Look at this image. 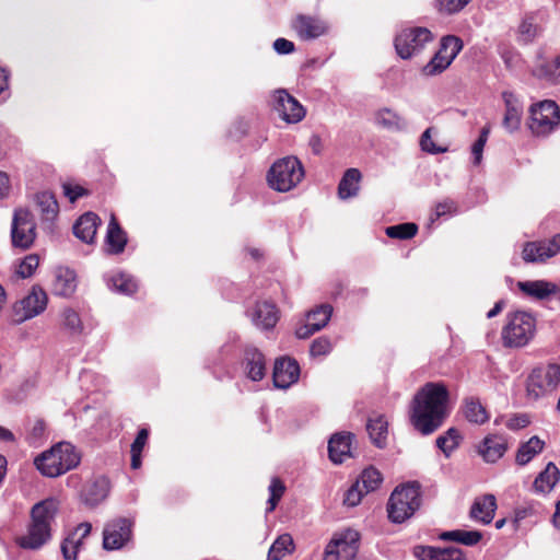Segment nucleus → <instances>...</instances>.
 Returning <instances> with one entry per match:
<instances>
[{
	"label": "nucleus",
	"instance_id": "nucleus-3",
	"mask_svg": "<svg viewBox=\"0 0 560 560\" xmlns=\"http://www.w3.org/2000/svg\"><path fill=\"white\" fill-rule=\"evenodd\" d=\"M81 455L69 442H60L38 455L34 464L42 475L54 478L75 468Z\"/></svg>",
	"mask_w": 560,
	"mask_h": 560
},
{
	"label": "nucleus",
	"instance_id": "nucleus-25",
	"mask_svg": "<svg viewBox=\"0 0 560 560\" xmlns=\"http://www.w3.org/2000/svg\"><path fill=\"white\" fill-rule=\"evenodd\" d=\"M108 493L109 480L105 476H98L84 486L81 498L85 505L94 508L102 503Z\"/></svg>",
	"mask_w": 560,
	"mask_h": 560
},
{
	"label": "nucleus",
	"instance_id": "nucleus-63",
	"mask_svg": "<svg viewBox=\"0 0 560 560\" xmlns=\"http://www.w3.org/2000/svg\"><path fill=\"white\" fill-rule=\"evenodd\" d=\"M45 429V422L43 420H36L32 429V434L35 438H40L44 434Z\"/></svg>",
	"mask_w": 560,
	"mask_h": 560
},
{
	"label": "nucleus",
	"instance_id": "nucleus-28",
	"mask_svg": "<svg viewBox=\"0 0 560 560\" xmlns=\"http://www.w3.org/2000/svg\"><path fill=\"white\" fill-rule=\"evenodd\" d=\"M101 219L94 212L83 213L73 224V234L83 243L91 244L94 241Z\"/></svg>",
	"mask_w": 560,
	"mask_h": 560
},
{
	"label": "nucleus",
	"instance_id": "nucleus-24",
	"mask_svg": "<svg viewBox=\"0 0 560 560\" xmlns=\"http://www.w3.org/2000/svg\"><path fill=\"white\" fill-rule=\"evenodd\" d=\"M354 435L350 432L335 433L328 442V454L331 462L336 464L343 463L352 457L351 446Z\"/></svg>",
	"mask_w": 560,
	"mask_h": 560
},
{
	"label": "nucleus",
	"instance_id": "nucleus-5",
	"mask_svg": "<svg viewBox=\"0 0 560 560\" xmlns=\"http://www.w3.org/2000/svg\"><path fill=\"white\" fill-rule=\"evenodd\" d=\"M304 177V167L295 156H287L276 161L268 174V185L280 192H287L296 187Z\"/></svg>",
	"mask_w": 560,
	"mask_h": 560
},
{
	"label": "nucleus",
	"instance_id": "nucleus-20",
	"mask_svg": "<svg viewBox=\"0 0 560 560\" xmlns=\"http://www.w3.org/2000/svg\"><path fill=\"white\" fill-rule=\"evenodd\" d=\"M59 327L61 331L73 339H80L88 334V325L83 322L79 311L71 306L63 307L59 313Z\"/></svg>",
	"mask_w": 560,
	"mask_h": 560
},
{
	"label": "nucleus",
	"instance_id": "nucleus-51",
	"mask_svg": "<svg viewBox=\"0 0 560 560\" xmlns=\"http://www.w3.org/2000/svg\"><path fill=\"white\" fill-rule=\"evenodd\" d=\"M365 492L360 486V481L353 483L346 492L343 503L348 506H357Z\"/></svg>",
	"mask_w": 560,
	"mask_h": 560
},
{
	"label": "nucleus",
	"instance_id": "nucleus-2",
	"mask_svg": "<svg viewBox=\"0 0 560 560\" xmlns=\"http://www.w3.org/2000/svg\"><path fill=\"white\" fill-rule=\"evenodd\" d=\"M58 512L59 502L55 498L34 504L30 511L26 532L16 539L18 545L28 550H37L45 546L52 537Z\"/></svg>",
	"mask_w": 560,
	"mask_h": 560
},
{
	"label": "nucleus",
	"instance_id": "nucleus-56",
	"mask_svg": "<svg viewBox=\"0 0 560 560\" xmlns=\"http://www.w3.org/2000/svg\"><path fill=\"white\" fill-rule=\"evenodd\" d=\"M482 538V535L478 530H459V538L458 542L465 545V546H475L477 545Z\"/></svg>",
	"mask_w": 560,
	"mask_h": 560
},
{
	"label": "nucleus",
	"instance_id": "nucleus-39",
	"mask_svg": "<svg viewBox=\"0 0 560 560\" xmlns=\"http://www.w3.org/2000/svg\"><path fill=\"white\" fill-rule=\"evenodd\" d=\"M544 441L538 436H532L526 443L522 444L516 454V463L526 465L544 448Z\"/></svg>",
	"mask_w": 560,
	"mask_h": 560
},
{
	"label": "nucleus",
	"instance_id": "nucleus-48",
	"mask_svg": "<svg viewBox=\"0 0 560 560\" xmlns=\"http://www.w3.org/2000/svg\"><path fill=\"white\" fill-rule=\"evenodd\" d=\"M268 490H269V499L267 501L268 506L266 509V512L270 513L276 509L278 502L282 498V495L285 491V487L280 479L272 478V480L268 487Z\"/></svg>",
	"mask_w": 560,
	"mask_h": 560
},
{
	"label": "nucleus",
	"instance_id": "nucleus-44",
	"mask_svg": "<svg viewBox=\"0 0 560 560\" xmlns=\"http://www.w3.org/2000/svg\"><path fill=\"white\" fill-rule=\"evenodd\" d=\"M358 481H360V486L364 492L368 493L370 491L376 490L380 487L383 481V477L380 470L374 467H369L361 472L360 479Z\"/></svg>",
	"mask_w": 560,
	"mask_h": 560
},
{
	"label": "nucleus",
	"instance_id": "nucleus-35",
	"mask_svg": "<svg viewBox=\"0 0 560 560\" xmlns=\"http://www.w3.org/2000/svg\"><path fill=\"white\" fill-rule=\"evenodd\" d=\"M374 121L377 126L390 131H400L406 128L404 118L389 108L377 110L374 116Z\"/></svg>",
	"mask_w": 560,
	"mask_h": 560
},
{
	"label": "nucleus",
	"instance_id": "nucleus-61",
	"mask_svg": "<svg viewBox=\"0 0 560 560\" xmlns=\"http://www.w3.org/2000/svg\"><path fill=\"white\" fill-rule=\"evenodd\" d=\"M10 189V180L9 176L0 171V198H3L8 195Z\"/></svg>",
	"mask_w": 560,
	"mask_h": 560
},
{
	"label": "nucleus",
	"instance_id": "nucleus-17",
	"mask_svg": "<svg viewBox=\"0 0 560 560\" xmlns=\"http://www.w3.org/2000/svg\"><path fill=\"white\" fill-rule=\"evenodd\" d=\"M332 307L329 304H322L308 312L305 324L299 326L295 335L299 339H306L316 331L323 329L329 322Z\"/></svg>",
	"mask_w": 560,
	"mask_h": 560
},
{
	"label": "nucleus",
	"instance_id": "nucleus-16",
	"mask_svg": "<svg viewBox=\"0 0 560 560\" xmlns=\"http://www.w3.org/2000/svg\"><path fill=\"white\" fill-rule=\"evenodd\" d=\"M273 108L279 117L288 124H296L305 117L302 104L285 90L275 92Z\"/></svg>",
	"mask_w": 560,
	"mask_h": 560
},
{
	"label": "nucleus",
	"instance_id": "nucleus-50",
	"mask_svg": "<svg viewBox=\"0 0 560 560\" xmlns=\"http://www.w3.org/2000/svg\"><path fill=\"white\" fill-rule=\"evenodd\" d=\"M456 202L451 199H445L435 206L434 212L431 214L430 220L433 222L436 219L453 215L456 213Z\"/></svg>",
	"mask_w": 560,
	"mask_h": 560
},
{
	"label": "nucleus",
	"instance_id": "nucleus-11",
	"mask_svg": "<svg viewBox=\"0 0 560 560\" xmlns=\"http://www.w3.org/2000/svg\"><path fill=\"white\" fill-rule=\"evenodd\" d=\"M463 48V40L455 35H447L441 39L440 49L422 68L424 75L431 77L443 72L450 67Z\"/></svg>",
	"mask_w": 560,
	"mask_h": 560
},
{
	"label": "nucleus",
	"instance_id": "nucleus-21",
	"mask_svg": "<svg viewBox=\"0 0 560 560\" xmlns=\"http://www.w3.org/2000/svg\"><path fill=\"white\" fill-rule=\"evenodd\" d=\"M502 100L505 105V114L502 125L509 132H515L521 127L523 117V104L520 98L511 91L502 93Z\"/></svg>",
	"mask_w": 560,
	"mask_h": 560
},
{
	"label": "nucleus",
	"instance_id": "nucleus-1",
	"mask_svg": "<svg viewBox=\"0 0 560 560\" xmlns=\"http://www.w3.org/2000/svg\"><path fill=\"white\" fill-rule=\"evenodd\" d=\"M448 390L442 383H428L416 394L410 422L423 435L438 430L447 417Z\"/></svg>",
	"mask_w": 560,
	"mask_h": 560
},
{
	"label": "nucleus",
	"instance_id": "nucleus-12",
	"mask_svg": "<svg viewBox=\"0 0 560 560\" xmlns=\"http://www.w3.org/2000/svg\"><path fill=\"white\" fill-rule=\"evenodd\" d=\"M48 296L39 285H33L30 292L13 305V319L23 323L40 315L47 307Z\"/></svg>",
	"mask_w": 560,
	"mask_h": 560
},
{
	"label": "nucleus",
	"instance_id": "nucleus-40",
	"mask_svg": "<svg viewBox=\"0 0 560 560\" xmlns=\"http://www.w3.org/2000/svg\"><path fill=\"white\" fill-rule=\"evenodd\" d=\"M294 550V542L289 534L280 535L268 551V560H282Z\"/></svg>",
	"mask_w": 560,
	"mask_h": 560
},
{
	"label": "nucleus",
	"instance_id": "nucleus-45",
	"mask_svg": "<svg viewBox=\"0 0 560 560\" xmlns=\"http://www.w3.org/2000/svg\"><path fill=\"white\" fill-rule=\"evenodd\" d=\"M36 205L47 220L57 215L58 203L50 192L44 191L36 195Z\"/></svg>",
	"mask_w": 560,
	"mask_h": 560
},
{
	"label": "nucleus",
	"instance_id": "nucleus-29",
	"mask_svg": "<svg viewBox=\"0 0 560 560\" xmlns=\"http://www.w3.org/2000/svg\"><path fill=\"white\" fill-rule=\"evenodd\" d=\"M252 319L258 328L271 329L279 319L278 310L273 303L259 302L252 313Z\"/></svg>",
	"mask_w": 560,
	"mask_h": 560
},
{
	"label": "nucleus",
	"instance_id": "nucleus-18",
	"mask_svg": "<svg viewBox=\"0 0 560 560\" xmlns=\"http://www.w3.org/2000/svg\"><path fill=\"white\" fill-rule=\"evenodd\" d=\"M293 31L303 40L318 38L328 31V25L319 18L299 14L291 23Z\"/></svg>",
	"mask_w": 560,
	"mask_h": 560
},
{
	"label": "nucleus",
	"instance_id": "nucleus-30",
	"mask_svg": "<svg viewBox=\"0 0 560 560\" xmlns=\"http://www.w3.org/2000/svg\"><path fill=\"white\" fill-rule=\"evenodd\" d=\"M497 500L493 494H486L475 500L470 509V517L482 524H489L494 517Z\"/></svg>",
	"mask_w": 560,
	"mask_h": 560
},
{
	"label": "nucleus",
	"instance_id": "nucleus-26",
	"mask_svg": "<svg viewBox=\"0 0 560 560\" xmlns=\"http://www.w3.org/2000/svg\"><path fill=\"white\" fill-rule=\"evenodd\" d=\"M413 555L419 560H465L463 550L457 547L417 546Z\"/></svg>",
	"mask_w": 560,
	"mask_h": 560
},
{
	"label": "nucleus",
	"instance_id": "nucleus-57",
	"mask_svg": "<svg viewBox=\"0 0 560 560\" xmlns=\"http://www.w3.org/2000/svg\"><path fill=\"white\" fill-rule=\"evenodd\" d=\"M62 188L65 196L68 197L71 202H74L77 199L86 194V190L78 185L63 184Z\"/></svg>",
	"mask_w": 560,
	"mask_h": 560
},
{
	"label": "nucleus",
	"instance_id": "nucleus-14",
	"mask_svg": "<svg viewBox=\"0 0 560 560\" xmlns=\"http://www.w3.org/2000/svg\"><path fill=\"white\" fill-rule=\"evenodd\" d=\"M78 275L74 269L58 265L51 269L50 290L56 296L71 298L78 289Z\"/></svg>",
	"mask_w": 560,
	"mask_h": 560
},
{
	"label": "nucleus",
	"instance_id": "nucleus-19",
	"mask_svg": "<svg viewBox=\"0 0 560 560\" xmlns=\"http://www.w3.org/2000/svg\"><path fill=\"white\" fill-rule=\"evenodd\" d=\"M300 366L290 358H280L275 361L272 380L277 388L287 389L299 381Z\"/></svg>",
	"mask_w": 560,
	"mask_h": 560
},
{
	"label": "nucleus",
	"instance_id": "nucleus-58",
	"mask_svg": "<svg viewBox=\"0 0 560 560\" xmlns=\"http://www.w3.org/2000/svg\"><path fill=\"white\" fill-rule=\"evenodd\" d=\"M294 43L285 38H277L273 42V49L279 55H288L294 51Z\"/></svg>",
	"mask_w": 560,
	"mask_h": 560
},
{
	"label": "nucleus",
	"instance_id": "nucleus-32",
	"mask_svg": "<svg viewBox=\"0 0 560 560\" xmlns=\"http://www.w3.org/2000/svg\"><path fill=\"white\" fill-rule=\"evenodd\" d=\"M361 173L358 168H349L345 172L339 186L338 195L341 199H348L358 195Z\"/></svg>",
	"mask_w": 560,
	"mask_h": 560
},
{
	"label": "nucleus",
	"instance_id": "nucleus-38",
	"mask_svg": "<svg viewBox=\"0 0 560 560\" xmlns=\"http://www.w3.org/2000/svg\"><path fill=\"white\" fill-rule=\"evenodd\" d=\"M388 423L383 416L371 418L368 421L366 430L372 442L380 448L386 445Z\"/></svg>",
	"mask_w": 560,
	"mask_h": 560
},
{
	"label": "nucleus",
	"instance_id": "nucleus-33",
	"mask_svg": "<svg viewBox=\"0 0 560 560\" xmlns=\"http://www.w3.org/2000/svg\"><path fill=\"white\" fill-rule=\"evenodd\" d=\"M560 254V247H523L522 258L526 264H546Z\"/></svg>",
	"mask_w": 560,
	"mask_h": 560
},
{
	"label": "nucleus",
	"instance_id": "nucleus-52",
	"mask_svg": "<svg viewBox=\"0 0 560 560\" xmlns=\"http://www.w3.org/2000/svg\"><path fill=\"white\" fill-rule=\"evenodd\" d=\"M433 130H434L433 128H428L422 133L421 139H420L421 149L423 151L428 152V153H431V154H436V153L445 152L446 151L445 148L438 147L433 142V140H432V132H433Z\"/></svg>",
	"mask_w": 560,
	"mask_h": 560
},
{
	"label": "nucleus",
	"instance_id": "nucleus-37",
	"mask_svg": "<svg viewBox=\"0 0 560 560\" xmlns=\"http://www.w3.org/2000/svg\"><path fill=\"white\" fill-rule=\"evenodd\" d=\"M463 412L465 418L471 423L482 424L489 420V415L486 408L476 397L465 398Z\"/></svg>",
	"mask_w": 560,
	"mask_h": 560
},
{
	"label": "nucleus",
	"instance_id": "nucleus-46",
	"mask_svg": "<svg viewBox=\"0 0 560 560\" xmlns=\"http://www.w3.org/2000/svg\"><path fill=\"white\" fill-rule=\"evenodd\" d=\"M540 34V28L534 23L533 18H525L518 27V40L528 44Z\"/></svg>",
	"mask_w": 560,
	"mask_h": 560
},
{
	"label": "nucleus",
	"instance_id": "nucleus-23",
	"mask_svg": "<svg viewBox=\"0 0 560 560\" xmlns=\"http://www.w3.org/2000/svg\"><path fill=\"white\" fill-rule=\"evenodd\" d=\"M243 370L250 381H261L266 375V360L264 354L254 347H247L244 351Z\"/></svg>",
	"mask_w": 560,
	"mask_h": 560
},
{
	"label": "nucleus",
	"instance_id": "nucleus-43",
	"mask_svg": "<svg viewBox=\"0 0 560 560\" xmlns=\"http://www.w3.org/2000/svg\"><path fill=\"white\" fill-rule=\"evenodd\" d=\"M418 232V225L412 222L400 223L385 229V233L390 238L407 241L413 237Z\"/></svg>",
	"mask_w": 560,
	"mask_h": 560
},
{
	"label": "nucleus",
	"instance_id": "nucleus-8",
	"mask_svg": "<svg viewBox=\"0 0 560 560\" xmlns=\"http://www.w3.org/2000/svg\"><path fill=\"white\" fill-rule=\"evenodd\" d=\"M433 38L432 32L427 27H405L395 36V50L401 59H411L421 54Z\"/></svg>",
	"mask_w": 560,
	"mask_h": 560
},
{
	"label": "nucleus",
	"instance_id": "nucleus-6",
	"mask_svg": "<svg viewBox=\"0 0 560 560\" xmlns=\"http://www.w3.org/2000/svg\"><path fill=\"white\" fill-rule=\"evenodd\" d=\"M420 506V488L418 485H404L397 487L390 494L387 503V513L390 522L400 524L411 517Z\"/></svg>",
	"mask_w": 560,
	"mask_h": 560
},
{
	"label": "nucleus",
	"instance_id": "nucleus-42",
	"mask_svg": "<svg viewBox=\"0 0 560 560\" xmlns=\"http://www.w3.org/2000/svg\"><path fill=\"white\" fill-rule=\"evenodd\" d=\"M128 238L126 232L120 228L116 215L110 213L107 226L106 245H127Z\"/></svg>",
	"mask_w": 560,
	"mask_h": 560
},
{
	"label": "nucleus",
	"instance_id": "nucleus-15",
	"mask_svg": "<svg viewBox=\"0 0 560 560\" xmlns=\"http://www.w3.org/2000/svg\"><path fill=\"white\" fill-rule=\"evenodd\" d=\"M12 245H32L35 241V222L32 213L23 208L16 209L11 226Z\"/></svg>",
	"mask_w": 560,
	"mask_h": 560
},
{
	"label": "nucleus",
	"instance_id": "nucleus-27",
	"mask_svg": "<svg viewBox=\"0 0 560 560\" xmlns=\"http://www.w3.org/2000/svg\"><path fill=\"white\" fill-rule=\"evenodd\" d=\"M506 441L501 435H487L478 445V454L487 463L498 462L506 452Z\"/></svg>",
	"mask_w": 560,
	"mask_h": 560
},
{
	"label": "nucleus",
	"instance_id": "nucleus-53",
	"mask_svg": "<svg viewBox=\"0 0 560 560\" xmlns=\"http://www.w3.org/2000/svg\"><path fill=\"white\" fill-rule=\"evenodd\" d=\"M332 349L331 342L328 338L320 337L315 339L312 345L310 352L313 357L326 355Z\"/></svg>",
	"mask_w": 560,
	"mask_h": 560
},
{
	"label": "nucleus",
	"instance_id": "nucleus-22",
	"mask_svg": "<svg viewBox=\"0 0 560 560\" xmlns=\"http://www.w3.org/2000/svg\"><path fill=\"white\" fill-rule=\"evenodd\" d=\"M92 525L88 522L79 524L61 542V552L65 560H77L84 539L91 534Z\"/></svg>",
	"mask_w": 560,
	"mask_h": 560
},
{
	"label": "nucleus",
	"instance_id": "nucleus-47",
	"mask_svg": "<svg viewBox=\"0 0 560 560\" xmlns=\"http://www.w3.org/2000/svg\"><path fill=\"white\" fill-rule=\"evenodd\" d=\"M39 265V257L36 254L25 256L16 266L15 272L20 278H30L33 276Z\"/></svg>",
	"mask_w": 560,
	"mask_h": 560
},
{
	"label": "nucleus",
	"instance_id": "nucleus-60",
	"mask_svg": "<svg viewBox=\"0 0 560 560\" xmlns=\"http://www.w3.org/2000/svg\"><path fill=\"white\" fill-rule=\"evenodd\" d=\"M529 423V420L526 416H520L511 418L508 421V428L512 430L525 428Z\"/></svg>",
	"mask_w": 560,
	"mask_h": 560
},
{
	"label": "nucleus",
	"instance_id": "nucleus-31",
	"mask_svg": "<svg viewBox=\"0 0 560 560\" xmlns=\"http://www.w3.org/2000/svg\"><path fill=\"white\" fill-rule=\"evenodd\" d=\"M517 285L523 293L539 300L556 294L558 291L557 284L545 280L521 281Z\"/></svg>",
	"mask_w": 560,
	"mask_h": 560
},
{
	"label": "nucleus",
	"instance_id": "nucleus-9",
	"mask_svg": "<svg viewBox=\"0 0 560 560\" xmlns=\"http://www.w3.org/2000/svg\"><path fill=\"white\" fill-rule=\"evenodd\" d=\"M360 534L347 528L336 533L325 548L324 560H359Z\"/></svg>",
	"mask_w": 560,
	"mask_h": 560
},
{
	"label": "nucleus",
	"instance_id": "nucleus-54",
	"mask_svg": "<svg viewBox=\"0 0 560 560\" xmlns=\"http://www.w3.org/2000/svg\"><path fill=\"white\" fill-rule=\"evenodd\" d=\"M470 0H439V9L447 14L463 10Z\"/></svg>",
	"mask_w": 560,
	"mask_h": 560
},
{
	"label": "nucleus",
	"instance_id": "nucleus-4",
	"mask_svg": "<svg viewBox=\"0 0 560 560\" xmlns=\"http://www.w3.org/2000/svg\"><path fill=\"white\" fill-rule=\"evenodd\" d=\"M535 330L536 320L532 314L524 311L509 313L501 332L503 345L509 348L524 347L534 337Z\"/></svg>",
	"mask_w": 560,
	"mask_h": 560
},
{
	"label": "nucleus",
	"instance_id": "nucleus-7",
	"mask_svg": "<svg viewBox=\"0 0 560 560\" xmlns=\"http://www.w3.org/2000/svg\"><path fill=\"white\" fill-rule=\"evenodd\" d=\"M560 384V365L550 363L535 368L527 377L526 396L536 401L552 394Z\"/></svg>",
	"mask_w": 560,
	"mask_h": 560
},
{
	"label": "nucleus",
	"instance_id": "nucleus-55",
	"mask_svg": "<svg viewBox=\"0 0 560 560\" xmlns=\"http://www.w3.org/2000/svg\"><path fill=\"white\" fill-rule=\"evenodd\" d=\"M544 74L551 83H560V56L551 65L544 68Z\"/></svg>",
	"mask_w": 560,
	"mask_h": 560
},
{
	"label": "nucleus",
	"instance_id": "nucleus-13",
	"mask_svg": "<svg viewBox=\"0 0 560 560\" xmlns=\"http://www.w3.org/2000/svg\"><path fill=\"white\" fill-rule=\"evenodd\" d=\"M132 521L125 517L115 518L103 530V547L106 550L122 548L132 537Z\"/></svg>",
	"mask_w": 560,
	"mask_h": 560
},
{
	"label": "nucleus",
	"instance_id": "nucleus-41",
	"mask_svg": "<svg viewBox=\"0 0 560 560\" xmlns=\"http://www.w3.org/2000/svg\"><path fill=\"white\" fill-rule=\"evenodd\" d=\"M462 439L456 428H450L443 435L436 439V446L448 457L459 446Z\"/></svg>",
	"mask_w": 560,
	"mask_h": 560
},
{
	"label": "nucleus",
	"instance_id": "nucleus-59",
	"mask_svg": "<svg viewBox=\"0 0 560 560\" xmlns=\"http://www.w3.org/2000/svg\"><path fill=\"white\" fill-rule=\"evenodd\" d=\"M149 438V431L147 429L139 430L133 443L131 444L130 452H140L142 453L143 447L147 444Z\"/></svg>",
	"mask_w": 560,
	"mask_h": 560
},
{
	"label": "nucleus",
	"instance_id": "nucleus-64",
	"mask_svg": "<svg viewBox=\"0 0 560 560\" xmlns=\"http://www.w3.org/2000/svg\"><path fill=\"white\" fill-rule=\"evenodd\" d=\"M529 513H530V509L529 508H517V509H515V511H514V523L521 522L522 520L527 517V515Z\"/></svg>",
	"mask_w": 560,
	"mask_h": 560
},
{
	"label": "nucleus",
	"instance_id": "nucleus-62",
	"mask_svg": "<svg viewBox=\"0 0 560 560\" xmlns=\"http://www.w3.org/2000/svg\"><path fill=\"white\" fill-rule=\"evenodd\" d=\"M459 530L460 529L443 532L442 534H440V539H442V540H451V541L458 542Z\"/></svg>",
	"mask_w": 560,
	"mask_h": 560
},
{
	"label": "nucleus",
	"instance_id": "nucleus-10",
	"mask_svg": "<svg viewBox=\"0 0 560 560\" xmlns=\"http://www.w3.org/2000/svg\"><path fill=\"white\" fill-rule=\"evenodd\" d=\"M529 128L536 136H547L560 122V109L553 101H541L529 108Z\"/></svg>",
	"mask_w": 560,
	"mask_h": 560
},
{
	"label": "nucleus",
	"instance_id": "nucleus-49",
	"mask_svg": "<svg viewBox=\"0 0 560 560\" xmlns=\"http://www.w3.org/2000/svg\"><path fill=\"white\" fill-rule=\"evenodd\" d=\"M489 133H490V127L485 126L481 129L478 139L474 142V144L471 147V154L474 158L472 163L475 165H479L482 160V152H483V148L488 141Z\"/></svg>",
	"mask_w": 560,
	"mask_h": 560
},
{
	"label": "nucleus",
	"instance_id": "nucleus-36",
	"mask_svg": "<svg viewBox=\"0 0 560 560\" xmlns=\"http://www.w3.org/2000/svg\"><path fill=\"white\" fill-rule=\"evenodd\" d=\"M560 477V471L553 463H548L545 470L541 471L534 481V488L541 493L550 492Z\"/></svg>",
	"mask_w": 560,
	"mask_h": 560
},
{
	"label": "nucleus",
	"instance_id": "nucleus-34",
	"mask_svg": "<svg viewBox=\"0 0 560 560\" xmlns=\"http://www.w3.org/2000/svg\"><path fill=\"white\" fill-rule=\"evenodd\" d=\"M107 287L115 292L130 295L138 289L137 281L124 272L113 273L106 277Z\"/></svg>",
	"mask_w": 560,
	"mask_h": 560
}]
</instances>
